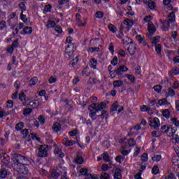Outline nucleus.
Masks as SVG:
<instances>
[{
    "label": "nucleus",
    "mask_w": 179,
    "mask_h": 179,
    "mask_svg": "<svg viewBox=\"0 0 179 179\" xmlns=\"http://www.w3.org/2000/svg\"><path fill=\"white\" fill-rule=\"evenodd\" d=\"M12 160L14 162L15 169H17L20 174H24V176L29 174V169L24 166V162H23V160H27V158L23 157L19 159L17 157H13Z\"/></svg>",
    "instance_id": "1"
},
{
    "label": "nucleus",
    "mask_w": 179,
    "mask_h": 179,
    "mask_svg": "<svg viewBox=\"0 0 179 179\" xmlns=\"http://www.w3.org/2000/svg\"><path fill=\"white\" fill-rule=\"evenodd\" d=\"M73 38L71 36H69L66 38V41L68 43V45L66 48L65 52L66 54H68L69 57L70 58H72L73 57V52H75V50H76V43H72V41Z\"/></svg>",
    "instance_id": "2"
},
{
    "label": "nucleus",
    "mask_w": 179,
    "mask_h": 179,
    "mask_svg": "<svg viewBox=\"0 0 179 179\" xmlns=\"http://www.w3.org/2000/svg\"><path fill=\"white\" fill-rule=\"evenodd\" d=\"M38 156L39 157H47V156H48V145H40L38 148Z\"/></svg>",
    "instance_id": "3"
},
{
    "label": "nucleus",
    "mask_w": 179,
    "mask_h": 179,
    "mask_svg": "<svg viewBox=\"0 0 179 179\" xmlns=\"http://www.w3.org/2000/svg\"><path fill=\"white\" fill-rule=\"evenodd\" d=\"M149 125L152 129H159L160 128V120L157 117L149 119Z\"/></svg>",
    "instance_id": "4"
},
{
    "label": "nucleus",
    "mask_w": 179,
    "mask_h": 179,
    "mask_svg": "<svg viewBox=\"0 0 179 179\" xmlns=\"http://www.w3.org/2000/svg\"><path fill=\"white\" fill-rule=\"evenodd\" d=\"M134 25V22L131 21L129 19L124 20L123 23L120 25L121 30H124V29L129 31L130 27H132Z\"/></svg>",
    "instance_id": "5"
},
{
    "label": "nucleus",
    "mask_w": 179,
    "mask_h": 179,
    "mask_svg": "<svg viewBox=\"0 0 179 179\" xmlns=\"http://www.w3.org/2000/svg\"><path fill=\"white\" fill-rule=\"evenodd\" d=\"M63 144L64 146H73L75 144H78L79 148H82V145H80V143H79V141L77 139V141L73 140H69V138H63Z\"/></svg>",
    "instance_id": "6"
},
{
    "label": "nucleus",
    "mask_w": 179,
    "mask_h": 179,
    "mask_svg": "<svg viewBox=\"0 0 179 179\" xmlns=\"http://www.w3.org/2000/svg\"><path fill=\"white\" fill-rule=\"evenodd\" d=\"M88 110L90 111V118H92V120H97V117H99L97 116V113H99L97 110L95 108H93V106L92 105L88 108Z\"/></svg>",
    "instance_id": "7"
},
{
    "label": "nucleus",
    "mask_w": 179,
    "mask_h": 179,
    "mask_svg": "<svg viewBox=\"0 0 179 179\" xmlns=\"http://www.w3.org/2000/svg\"><path fill=\"white\" fill-rule=\"evenodd\" d=\"M7 22L10 26V29H11V30H15V27L17 25V18H8Z\"/></svg>",
    "instance_id": "8"
},
{
    "label": "nucleus",
    "mask_w": 179,
    "mask_h": 179,
    "mask_svg": "<svg viewBox=\"0 0 179 179\" xmlns=\"http://www.w3.org/2000/svg\"><path fill=\"white\" fill-rule=\"evenodd\" d=\"M124 110V107L118 105V102H116L112 105V111H117V114H120Z\"/></svg>",
    "instance_id": "9"
},
{
    "label": "nucleus",
    "mask_w": 179,
    "mask_h": 179,
    "mask_svg": "<svg viewBox=\"0 0 179 179\" xmlns=\"http://www.w3.org/2000/svg\"><path fill=\"white\" fill-rule=\"evenodd\" d=\"M127 50L130 55H135L136 52V45L133 42L129 45Z\"/></svg>",
    "instance_id": "10"
},
{
    "label": "nucleus",
    "mask_w": 179,
    "mask_h": 179,
    "mask_svg": "<svg viewBox=\"0 0 179 179\" xmlns=\"http://www.w3.org/2000/svg\"><path fill=\"white\" fill-rule=\"evenodd\" d=\"M76 22L78 26H80V27L86 26V22H82V16L80 13L76 15Z\"/></svg>",
    "instance_id": "11"
},
{
    "label": "nucleus",
    "mask_w": 179,
    "mask_h": 179,
    "mask_svg": "<svg viewBox=\"0 0 179 179\" xmlns=\"http://www.w3.org/2000/svg\"><path fill=\"white\" fill-rule=\"evenodd\" d=\"M128 71V67L125 65H120L118 69L115 70V73L116 75H121L122 72H127Z\"/></svg>",
    "instance_id": "12"
},
{
    "label": "nucleus",
    "mask_w": 179,
    "mask_h": 179,
    "mask_svg": "<svg viewBox=\"0 0 179 179\" xmlns=\"http://www.w3.org/2000/svg\"><path fill=\"white\" fill-rule=\"evenodd\" d=\"M94 108H96V111H101L103 108H106V103L101 102L100 103H94L92 105Z\"/></svg>",
    "instance_id": "13"
},
{
    "label": "nucleus",
    "mask_w": 179,
    "mask_h": 179,
    "mask_svg": "<svg viewBox=\"0 0 179 179\" xmlns=\"http://www.w3.org/2000/svg\"><path fill=\"white\" fill-rule=\"evenodd\" d=\"M160 23H162V30L164 31H169V27H170V22H169L167 20H159Z\"/></svg>",
    "instance_id": "14"
},
{
    "label": "nucleus",
    "mask_w": 179,
    "mask_h": 179,
    "mask_svg": "<svg viewBox=\"0 0 179 179\" xmlns=\"http://www.w3.org/2000/svg\"><path fill=\"white\" fill-rule=\"evenodd\" d=\"M24 27V24L23 22H20L17 24V27L15 29V31L13 32V37H15L19 34V30H22Z\"/></svg>",
    "instance_id": "15"
},
{
    "label": "nucleus",
    "mask_w": 179,
    "mask_h": 179,
    "mask_svg": "<svg viewBox=\"0 0 179 179\" xmlns=\"http://www.w3.org/2000/svg\"><path fill=\"white\" fill-rule=\"evenodd\" d=\"M148 30L150 33L149 36H153V34L156 32V27H155L153 22L148 23Z\"/></svg>",
    "instance_id": "16"
},
{
    "label": "nucleus",
    "mask_w": 179,
    "mask_h": 179,
    "mask_svg": "<svg viewBox=\"0 0 179 179\" xmlns=\"http://www.w3.org/2000/svg\"><path fill=\"white\" fill-rule=\"evenodd\" d=\"M39 106V102L37 100L31 101L29 103H27V107H30L31 108H37Z\"/></svg>",
    "instance_id": "17"
},
{
    "label": "nucleus",
    "mask_w": 179,
    "mask_h": 179,
    "mask_svg": "<svg viewBox=\"0 0 179 179\" xmlns=\"http://www.w3.org/2000/svg\"><path fill=\"white\" fill-rule=\"evenodd\" d=\"M144 3H148V8L149 9H151V10H153L156 8V3L155 1H152V0H143Z\"/></svg>",
    "instance_id": "18"
},
{
    "label": "nucleus",
    "mask_w": 179,
    "mask_h": 179,
    "mask_svg": "<svg viewBox=\"0 0 179 179\" xmlns=\"http://www.w3.org/2000/svg\"><path fill=\"white\" fill-rule=\"evenodd\" d=\"M141 111L143 112H148L150 115H152L153 114V112L150 110V106L149 105H143L141 107Z\"/></svg>",
    "instance_id": "19"
},
{
    "label": "nucleus",
    "mask_w": 179,
    "mask_h": 179,
    "mask_svg": "<svg viewBox=\"0 0 179 179\" xmlns=\"http://www.w3.org/2000/svg\"><path fill=\"white\" fill-rule=\"evenodd\" d=\"M33 33V28L31 27H24L20 34H31Z\"/></svg>",
    "instance_id": "20"
},
{
    "label": "nucleus",
    "mask_w": 179,
    "mask_h": 179,
    "mask_svg": "<svg viewBox=\"0 0 179 179\" xmlns=\"http://www.w3.org/2000/svg\"><path fill=\"white\" fill-rule=\"evenodd\" d=\"M166 22H169V23H174V22H176V13L171 12L169 13Z\"/></svg>",
    "instance_id": "21"
},
{
    "label": "nucleus",
    "mask_w": 179,
    "mask_h": 179,
    "mask_svg": "<svg viewBox=\"0 0 179 179\" xmlns=\"http://www.w3.org/2000/svg\"><path fill=\"white\" fill-rule=\"evenodd\" d=\"M122 43L124 45H129L130 44H132L134 41L132 39L129 38V37L124 36V38L122 39Z\"/></svg>",
    "instance_id": "22"
},
{
    "label": "nucleus",
    "mask_w": 179,
    "mask_h": 179,
    "mask_svg": "<svg viewBox=\"0 0 179 179\" xmlns=\"http://www.w3.org/2000/svg\"><path fill=\"white\" fill-rule=\"evenodd\" d=\"M61 124L55 122L53 124L52 129H53L54 132H59V131H61Z\"/></svg>",
    "instance_id": "23"
},
{
    "label": "nucleus",
    "mask_w": 179,
    "mask_h": 179,
    "mask_svg": "<svg viewBox=\"0 0 179 179\" xmlns=\"http://www.w3.org/2000/svg\"><path fill=\"white\" fill-rule=\"evenodd\" d=\"M90 66L93 69H97V60L94 58L91 59L90 60Z\"/></svg>",
    "instance_id": "24"
},
{
    "label": "nucleus",
    "mask_w": 179,
    "mask_h": 179,
    "mask_svg": "<svg viewBox=\"0 0 179 179\" xmlns=\"http://www.w3.org/2000/svg\"><path fill=\"white\" fill-rule=\"evenodd\" d=\"M81 75L84 78H87L88 76H90V71L89 70V67L83 69V70L81 72Z\"/></svg>",
    "instance_id": "25"
},
{
    "label": "nucleus",
    "mask_w": 179,
    "mask_h": 179,
    "mask_svg": "<svg viewBox=\"0 0 179 179\" xmlns=\"http://www.w3.org/2000/svg\"><path fill=\"white\" fill-rule=\"evenodd\" d=\"M167 131H168V133H166V135H168V136L171 137L175 136L174 134L176 133V129L169 127Z\"/></svg>",
    "instance_id": "26"
},
{
    "label": "nucleus",
    "mask_w": 179,
    "mask_h": 179,
    "mask_svg": "<svg viewBox=\"0 0 179 179\" xmlns=\"http://www.w3.org/2000/svg\"><path fill=\"white\" fill-rule=\"evenodd\" d=\"M107 115H108V113L106 110H102L101 114L98 115V118H101L102 120H107Z\"/></svg>",
    "instance_id": "27"
},
{
    "label": "nucleus",
    "mask_w": 179,
    "mask_h": 179,
    "mask_svg": "<svg viewBox=\"0 0 179 179\" xmlns=\"http://www.w3.org/2000/svg\"><path fill=\"white\" fill-rule=\"evenodd\" d=\"M55 154L58 155L59 157H65V155H64V153H62V151L59 148H58V147H55Z\"/></svg>",
    "instance_id": "28"
},
{
    "label": "nucleus",
    "mask_w": 179,
    "mask_h": 179,
    "mask_svg": "<svg viewBox=\"0 0 179 179\" xmlns=\"http://www.w3.org/2000/svg\"><path fill=\"white\" fill-rule=\"evenodd\" d=\"M37 82H38V79L37 77H33L29 83V86H34L37 84Z\"/></svg>",
    "instance_id": "29"
},
{
    "label": "nucleus",
    "mask_w": 179,
    "mask_h": 179,
    "mask_svg": "<svg viewBox=\"0 0 179 179\" xmlns=\"http://www.w3.org/2000/svg\"><path fill=\"white\" fill-rule=\"evenodd\" d=\"M113 177L114 179H122V175H121V169H117V171H115Z\"/></svg>",
    "instance_id": "30"
},
{
    "label": "nucleus",
    "mask_w": 179,
    "mask_h": 179,
    "mask_svg": "<svg viewBox=\"0 0 179 179\" xmlns=\"http://www.w3.org/2000/svg\"><path fill=\"white\" fill-rule=\"evenodd\" d=\"M8 176V172L6 171V170H5L4 169H1L0 170V178H6V177Z\"/></svg>",
    "instance_id": "31"
},
{
    "label": "nucleus",
    "mask_w": 179,
    "mask_h": 179,
    "mask_svg": "<svg viewBox=\"0 0 179 179\" xmlns=\"http://www.w3.org/2000/svg\"><path fill=\"white\" fill-rule=\"evenodd\" d=\"M124 85V82L122 80H115L113 82V87H121V86Z\"/></svg>",
    "instance_id": "32"
},
{
    "label": "nucleus",
    "mask_w": 179,
    "mask_h": 179,
    "mask_svg": "<svg viewBox=\"0 0 179 179\" xmlns=\"http://www.w3.org/2000/svg\"><path fill=\"white\" fill-rule=\"evenodd\" d=\"M166 104H167L166 99H159L157 103V107H159V106H166Z\"/></svg>",
    "instance_id": "33"
},
{
    "label": "nucleus",
    "mask_w": 179,
    "mask_h": 179,
    "mask_svg": "<svg viewBox=\"0 0 179 179\" xmlns=\"http://www.w3.org/2000/svg\"><path fill=\"white\" fill-rule=\"evenodd\" d=\"M55 21H52L51 20H49L48 21V24H46V27H48V29H51V27H55Z\"/></svg>",
    "instance_id": "34"
},
{
    "label": "nucleus",
    "mask_w": 179,
    "mask_h": 179,
    "mask_svg": "<svg viewBox=\"0 0 179 179\" xmlns=\"http://www.w3.org/2000/svg\"><path fill=\"white\" fill-rule=\"evenodd\" d=\"M24 127V123L23 122H19L15 125V129L16 131H22Z\"/></svg>",
    "instance_id": "35"
},
{
    "label": "nucleus",
    "mask_w": 179,
    "mask_h": 179,
    "mask_svg": "<svg viewBox=\"0 0 179 179\" xmlns=\"http://www.w3.org/2000/svg\"><path fill=\"white\" fill-rule=\"evenodd\" d=\"M83 162H85V160L83 157H76L74 159L73 163H76V164H83Z\"/></svg>",
    "instance_id": "36"
},
{
    "label": "nucleus",
    "mask_w": 179,
    "mask_h": 179,
    "mask_svg": "<svg viewBox=\"0 0 179 179\" xmlns=\"http://www.w3.org/2000/svg\"><path fill=\"white\" fill-rule=\"evenodd\" d=\"M170 114H171V113L169 109H165V110H162V115L165 118H170Z\"/></svg>",
    "instance_id": "37"
},
{
    "label": "nucleus",
    "mask_w": 179,
    "mask_h": 179,
    "mask_svg": "<svg viewBox=\"0 0 179 179\" xmlns=\"http://www.w3.org/2000/svg\"><path fill=\"white\" fill-rule=\"evenodd\" d=\"M108 29H109L112 33H117V27H115V26H114L113 24H109Z\"/></svg>",
    "instance_id": "38"
},
{
    "label": "nucleus",
    "mask_w": 179,
    "mask_h": 179,
    "mask_svg": "<svg viewBox=\"0 0 179 179\" xmlns=\"http://www.w3.org/2000/svg\"><path fill=\"white\" fill-rule=\"evenodd\" d=\"M59 176H61L59 173L57 172L56 171H52L51 173L50 178L57 179L58 177H59Z\"/></svg>",
    "instance_id": "39"
},
{
    "label": "nucleus",
    "mask_w": 179,
    "mask_h": 179,
    "mask_svg": "<svg viewBox=\"0 0 179 179\" xmlns=\"http://www.w3.org/2000/svg\"><path fill=\"white\" fill-rule=\"evenodd\" d=\"M19 8L21 9V13H23V12H26V4L24 2H21L19 3Z\"/></svg>",
    "instance_id": "40"
},
{
    "label": "nucleus",
    "mask_w": 179,
    "mask_h": 179,
    "mask_svg": "<svg viewBox=\"0 0 179 179\" xmlns=\"http://www.w3.org/2000/svg\"><path fill=\"white\" fill-rule=\"evenodd\" d=\"M171 121L172 122V124H173V125H175V127H179V120L178 117H172L171 119Z\"/></svg>",
    "instance_id": "41"
},
{
    "label": "nucleus",
    "mask_w": 179,
    "mask_h": 179,
    "mask_svg": "<svg viewBox=\"0 0 179 179\" xmlns=\"http://www.w3.org/2000/svg\"><path fill=\"white\" fill-rule=\"evenodd\" d=\"M151 135L153 138H160V136H162V134L159 131H153Z\"/></svg>",
    "instance_id": "42"
},
{
    "label": "nucleus",
    "mask_w": 179,
    "mask_h": 179,
    "mask_svg": "<svg viewBox=\"0 0 179 179\" xmlns=\"http://www.w3.org/2000/svg\"><path fill=\"white\" fill-rule=\"evenodd\" d=\"M128 145L129 146H134L136 145V141H135V138H131L130 139L128 140Z\"/></svg>",
    "instance_id": "43"
},
{
    "label": "nucleus",
    "mask_w": 179,
    "mask_h": 179,
    "mask_svg": "<svg viewBox=\"0 0 179 179\" xmlns=\"http://www.w3.org/2000/svg\"><path fill=\"white\" fill-rule=\"evenodd\" d=\"M33 111L32 108H28L23 110V114L24 115H29V114H31V112Z\"/></svg>",
    "instance_id": "44"
},
{
    "label": "nucleus",
    "mask_w": 179,
    "mask_h": 179,
    "mask_svg": "<svg viewBox=\"0 0 179 179\" xmlns=\"http://www.w3.org/2000/svg\"><path fill=\"white\" fill-rule=\"evenodd\" d=\"M52 8V6L50 4L46 5L43 9V13H47L48 12H51V9Z\"/></svg>",
    "instance_id": "45"
},
{
    "label": "nucleus",
    "mask_w": 179,
    "mask_h": 179,
    "mask_svg": "<svg viewBox=\"0 0 179 179\" xmlns=\"http://www.w3.org/2000/svg\"><path fill=\"white\" fill-rule=\"evenodd\" d=\"M155 50L157 54H158V55H160V54H162V45H160L159 44L156 45Z\"/></svg>",
    "instance_id": "46"
},
{
    "label": "nucleus",
    "mask_w": 179,
    "mask_h": 179,
    "mask_svg": "<svg viewBox=\"0 0 179 179\" xmlns=\"http://www.w3.org/2000/svg\"><path fill=\"white\" fill-rule=\"evenodd\" d=\"M101 179H110V175L106 172H103L100 176Z\"/></svg>",
    "instance_id": "47"
},
{
    "label": "nucleus",
    "mask_w": 179,
    "mask_h": 179,
    "mask_svg": "<svg viewBox=\"0 0 179 179\" xmlns=\"http://www.w3.org/2000/svg\"><path fill=\"white\" fill-rule=\"evenodd\" d=\"M38 121L43 125L45 122V118L43 115H41L38 117Z\"/></svg>",
    "instance_id": "48"
},
{
    "label": "nucleus",
    "mask_w": 179,
    "mask_h": 179,
    "mask_svg": "<svg viewBox=\"0 0 179 179\" xmlns=\"http://www.w3.org/2000/svg\"><path fill=\"white\" fill-rule=\"evenodd\" d=\"M152 174H159V166H157V165H155L152 169Z\"/></svg>",
    "instance_id": "49"
},
{
    "label": "nucleus",
    "mask_w": 179,
    "mask_h": 179,
    "mask_svg": "<svg viewBox=\"0 0 179 179\" xmlns=\"http://www.w3.org/2000/svg\"><path fill=\"white\" fill-rule=\"evenodd\" d=\"M171 75L172 76H175L176 75H178V69L177 67H175L172 69V71L170 72Z\"/></svg>",
    "instance_id": "50"
},
{
    "label": "nucleus",
    "mask_w": 179,
    "mask_h": 179,
    "mask_svg": "<svg viewBox=\"0 0 179 179\" xmlns=\"http://www.w3.org/2000/svg\"><path fill=\"white\" fill-rule=\"evenodd\" d=\"M125 76L130 82H135V76H134V75L125 74Z\"/></svg>",
    "instance_id": "51"
},
{
    "label": "nucleus",
    "mask_w": 179,
    "mask_h": 179,
    "mask_svg": "<svg viewBox=\"0 0 179 179\" xmlns=\"http://www.w3.org/2000/svg\"><path fill=\"white\" fill-rule=\"evenodd\" d=\"M87 171H89L86 168H81L80 170V173H81V176H87Z\"/></svg>",
    "instance_id": "52"
},
{
    "label": "nucleus",
    "mask_w": 179,
    "mask_h": 179,
    "mask_svg": "<svg viewBox=\"0 0 179 179\" xmlns=\"http://www.w3.org/2000/svg\"><path fill=\"white\" fill-rule=\"evenodd\" d=\"M6 27V22H5L4 20H1L0 22V31L3 30V29H5Z\"/></svg>",
    "instance_id": "53"
},
{
    "label": "nucleus",
    "mask_w": 179,
    "mask_h": 179,
    "mask_svg": "<svg viewBox=\"0 0 179 179\" xmlns=\"http://www.w3.org/2000/svg\"><path fill=\"white\" fill-rule=\"evenodd\" d=\"M19 99L21 101H24L26 100V94H24V92H20L19 94Z\"/></svg>",
    "instance_id": "54"
},
{
    "label": "nucleus",
    "mask_w": 179,
    "mask_h": 179,
    "mask_svg": "<svg viewBox=\"0 0 179 179\" xmlns=\"http://www.w3.org/2000/svg\"><path fill=\"white\" fill-rule=\"evenodd\" d=\"M125 149H126L125 147L122 148L121 153L122 155H123V156H127L129 154V151Z\"/></svg>",
    "instance_id": "55"
},
{
    "label": "nucleus",
    "mask_w": 179,
    "mask_h": 179,
    "mask_svg": "<svg viewBox=\"0 0 179 179\" xmlns=\"http://www.w3.org/2000/svg\"><path fill=\"white\" fill-rule=\"evenodd\" d=\"M11 46L14 48H17L19 47V39H15L11 44Z\"/></svg>",
    "instance_id": "56"
},
{
    "label": "nucleus",
    "mask_w": 179,
    "mask_h": 179,
    "mask_svg": "<svg viewBox=\"0 0 179 179\" xmlns=\"http://www.w3.org/2000/svg\"><path fill=\"white\" fill-rule=\"evenodd\" d=\"M110 63L112 65H114V66H115V65H117V64H118V57L115 56L113 57V59L111 60Z\"/></svg>",
    "instance_id": "57"
},
{
    "label": "nucleus",
    "mask_w": 179,
    "mask_h": 179,
    "mask_svg": "<svg viewBox=\"0 0 179 179\" xmlns=\"http://www.w3.org/2000/svg\"><path fill=\"white\" fill-rule=\"evenodd\" d=\"M136 38L138 41L139 44H141L142 43H143V41L145 40V38H142V36L141 35L136 36Z\"/></svg>",
    "instance_id": "58"
},
{
    "label": "nucleus",
    "mask_w": 179,
    "mask_h": 179,
    "mask_svg": "<svg viewBox=\"0 0 179 179\" xmlns=\"http://www.w3.org/2000/svg\"><path fill=\"white\" fill-rule=\"evenodd\" d=\"M95 16L98 19H101V17H103V16H104V13H103L101 11H98V12H96Z\"/></svg>",
    "instance_id": "59"
},
{
    "label": "nucleus",
    "mask_w": 179,
    "mask_h": 179,
    "mask_svg": "<svg viewBox=\"0 0 179 179\" xmlns=\"http://www.w3.org/2000/svg\"><path fill=\"white\" fill-rule=\"evenodd\" d=\"M168 94L169 96H171L172 97L176 96V92L172 88H169L168 89Z\"/></svg>",
    "instance_id": "60"
},
{
    "label": "nucleus",
    "mask_w": 179,
    "mask_h": 179,
    "mask_svg": "<svg viewBox=\"0 0 179 179\" xmlns=\"http://www.w3.org/2000/svg\"><path fill=\"white\" fill-rule=\"evenodd\" d=\"M169 127H167L166 125H164L161 127V131L162 132H163L164 134H168V129Z\"/></svg>",
    "instance_id": "61"
},
{
    "label": "nucleus",
    "mask_w": 179,
    "mask_h": 179,
    "mask_svg": "<svg viewBox=\"0 0 179 179\" xmlns=\"http://www.w3.org/2000/svg\"><path fill=\"white\" fill-rule=\"evenodd\" d=\"M78 64V57H76V59H73L70 63V66H75Z\"/></svg>",
    "instance_id": "62"
},
{
    "label": "nucleus",
    "mask_w": 179,
    "mask_h": 179,
    "mask_svg": "<svg viewBox=\"0 0 179 179\" xmlns=\"http://www.w3.org/2000/svg\"><path fill=\"white\" fill-rule=\"evenodd\" d=\"M159 40H160V36H155V37L152 40L151 43H152V44H156L157 43L159 42Z\"/></svg>",
    "instance_id": "63"
},
{
    "label": "nucleus",
    "mask_w": 179,
    "mask_h": 179,
    "mask_svg": "<svg viewBox=\"0 0 179 179\" xmlns=\"http://www.w3.org/2000/svg\"><path fill=\"white\" fill-rule=\"evenodd\" d=\"M176 178V176H174V173H170L166 177H165V179H174Z\"/></svg>",
    "instance_id": "64"
}]
</instances>
